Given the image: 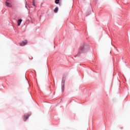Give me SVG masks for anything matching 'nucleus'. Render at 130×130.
Segmentation results:
<instances>
[{
    "label": "nucleus",
    "instance_id": "obj_1",
    "mask_svg": "<svg viewBox=\"0 0 130 130\" xmlns=\"http://www.w3.org/2000/svg\"><path fill=\"white\" fill-rule=\"evenodd\" d=\"M89 49V47L86 44H83L80 48L79 52L80 53H84L87 52Z\"/></svg>",
    "mask_w": 130,
    "mask_h": 130
},
{
    "label": "nucleus",
    "instance_id": "obj_2",
    "mask_svg": "<svg viewBox=\"0 0 130 130\" xmlns=\"http://www.w3.org/2000/svg\"><path fill=\"white\" fill-rule=\"evenodd\" d=\"M27 41H23L20 43V46H24L26 45L27 44Z\"/></svg>",
    "mask_w": 130,
    "mask_h": 130
},
{
    "label": "nucleus",
    "instance_id": "obj_3",
    "mask_svg": "<svg viewBox=\"0 0 130 130\" xmlns=\"http://www.w3.org/2000/svg\"><path fill=\"white\" fill-rule=\"evenodd\" d=\"M5 4H6V6L7 7H8V8H12V5H11L10 4V3L8 2H6Z\"/></svg>",
    "mask_w": 130,
    "mask_h": 130
},
{
    "label": "nucleus",
    "instance_id": "obj_4",
    "mask_svg": "<svg viewBox=\"0 0 130 130\" xmlns=\"http://www.w3.org/2000/svg\"><path fill=\"white\" fill-rule=\"evenodd\" d=\"M29 116H30V115H29V114L25 115L24 116V120H27V119H28Z\"/></svg>",
    "mask_w": 130,
    "mask_h": 130
},
{
    "label": "nucleus",
    "instance_id": "obj_5",
    "mask_svg": "<svg viewBox=\"0 0 130 130\" xmlns=\"http://www.w3.org/2000/svg\"><path fill=\"white\" fill-rule=\"evenodd\" d=\"M22 19H19L17 21L18 26H20L21 25V23H22Z\"/></svg>",
    "mask_w": 130,
    "mask_h": 130
},
{
    "label": "nucleus",
    "instance_id": "obj_6",
    "mask_svg": "<svg viewBox=\"0 0 130 130\" xmlns=\"http://www.w3.org/2000/svg\"><path fill=\"white\" fill-rule=\"evenodd\" d=\"M54 13H57V12H58V8L56 7V8H55V9L54 10Z\"/></svg>",
    "mask_w": 130,
    "mask_h": 130
},
{
    "label": "nucleus",
    "instance_id": "obj_7",
    "mask_svg": "<svg viewBox=\"0 0 130 130\" xmlns=\"http://www.w3.org/2000/svg\"><path fill=\"white\" fill-rule=\"evenodd\" d=\"M55 4H59V0H55Z\"/></svg>",
    "mask_w": 130,
    "mask_h": 130
},
{
    "label": "nucleus",
    "instance_id": "obj_8",
    "mask_svg": "<svg viewBox=\"0 0 130 130\" xmlns=\"http://www.w3.org/2000/svg\"><path fill=\"white\" fill-rule=\"evenodd\" d=\"M32 5H33V6H34L35 7V2H33Z\"/></svg>",
    "mask_w": 130,
    "mask_h": 130
},
{
    "label": "nucleus",
    "instance_id": "obj_9",
    "mask_svg": "<svg viewBox=\"0 0 130 130\" xmlns=\"http://www.w3.org/2000/svg\"><path fill=\"white\" fill-rule=\"evenodd\" d=\"M7 1V2H9V0H6Z\"/></svg>",
    "mask_w": 130,
    "mask_h": 130
}]
</instances>
